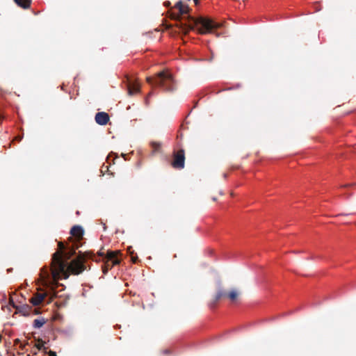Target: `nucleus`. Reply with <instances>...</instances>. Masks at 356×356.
Segmentation results:
<instances>
[{
	"mask_svg": "<svg viewBox=\"0 0 356 356\" xmlns=\"http://www.w3.org/2000/svg\"><path fill=\"white\" fill-rule=\"evenodd\" d=\"M128 93L129 95H134L140 91V85L137 82H131L129 81L128 83Z\"/></svg>",
	"mask_w": 356,
	"mask_h": 356,
	"instance_id": "11",
	"label": "nucleus"
},
{
	"mask_svg": "<svg viewBox=\"0 0 356 356\" xmlns=\"http://www.w3.org/2000/svg\"><path fill=\"white\" fill-rule=\"evenodd\" d=\"M19 339H15V344L19 343Z\"/></svg>",
	"mask_w": 356,
	"mask_h": 356,
	"instance_id": "26",
	"label": "nucleus"
},
{
	"mask_svg": "<svg viewBox=\"0 0 356 356\" xmlns=\"http://www.w3.org/2000/svg\"><path fill=\"white\" fill-rule=\"evenodd\" d=\"M119 254H120V251L108 250L106 255H104V253L101 251L98 252L99 256L104 257V264L102 265V268L104 275H106L114 266L119 265L120 264L121 259L118 257Z\"/></svg>",
	"mask_w": 356,
	"mask_h": 356,
	"instance_id": "4",
	"label": "nucleus"
},
{
	"mask_svg": "<svg viewBox=\"0 0 356 356\" xmlns=\"http://www.w3.org/2000/svg\"><path fill=\"white\" fill-rule=\"evenodd\" d=\"M150 145H151V147H152L153 152L154 153L160 152V149H161V143L153 141V142H151Z\"/></svg>",
	"mask_w": 356,
	"mask_h": 356,
	"instance_id": "16",
	"label": "nucleus"
},
{
	"mask_svg": "<svg viewBox=\"0 0 356 356\" xmlns=\"http://www.w3.org/2000/svg\"><path fill=\"white\" fill-rule=\"evenodd\" d=\"M40 279L43 282H48L52 279L54 281H57L58 280H55L52 275V261L51 262V268H48L47 267H43L40 271Z\"/></svg>",
	"mask_w": 356,
	"mask_h": 356,
	"instance_id": "8",
	"label": "nucleus"
},
{
	"mask_svg": "<svg viewBox=\"0 0 356 356\" xmlns=\"http://www.w3.org/2000/svg\"><path fill=\"white\" fill-rule=\"evenodd\" d=\"M227 294L222 290H219L213 298L212 302L209 303L210 307H214L216 304L219 301L220 298L226 296Z\"/></svg>",
	"mask_w": 356,
	"mask_h": 356,
	"instance_id": "13",
	"label": "nucleus"
},
{
	"mask_svg": "<svg viewBox=\"0 0 356 356\" xmlns=\"http://www.w3.org/2000/svg\"><path fill=\"white\" fill-rule=\"evenodd\" d=\"M131 260L134 263H136L138 261V257L137 256H131Z\"/></svg>",
	"mask_w": 356,
	"mask_h": 356,
	"instance_id": "20",
	"label": "nucleus"
},
{
	"mask_svg": "<svg viewBox=\"0 0 356 356\" xmlns=\"http://www.w3.org/2000/svg\"><path fill=\"white\" fill-rule=\"evenodd\" d=\"M45 323L46 321L44 318L35 319L33 321V327L35 328H40Z\"/></svg>",
	"mask_w": 356,
	"mask_h": 356,
	"instance_id": "17",
	"label": "nucleus"
},
{
	"mask_svg": "<svg viewBox=\"0 0 356 356\" xmlns=\"http://www.w3.org/2000/svg\"><path fill=\"white\" fill-rule=\"evenodd\" d=\"M49 356H57L56 353L52 350L49 352Z\"/></svg>",
	"mask_w": 356,
	"mask_h": 356,
	"instance_id": "21",
	"label": "nucleus"
},
{
	"mask_svg": "<svg viewBox=\"0 0 356 356\" xmlns=\"http://www.w3.org/2000/svg\"><path fill=\"white\" fill-rule=\"evenodd\" d=\"M84 231L79 225H74L70 230L71 238H74L73 243L82 245L81 241L83 238Z\"/></svg>",
	"mask_w": 356,
	"mask_h": 356,
	"instance_id": "6",
	"label": "nucleus"
},
{
	"mask_svg": "<svg viewBox=\"0 0 356 356\" xmlns=\"http://www.w3.org/2000/svg\"><path fill=\"white\" fill-rule=\"evenodd\" d=\"M175 8L178 9L179 15L188 14L190 11L189 7L184 5L181 1H178L175 5Z\"/></svg>",
	"mask_w": 356,
	"mask_h": 356,
	"instance_id": "12",
	"label": "nucleus"
},
{
	"mask_svg": "<svg viewBox=\"0 0 356 356\" xmlns=\"http://www.w3.org/2000/svg\"><path fill=\"white\" fill-rule=\"evenodd\" d=\"M195 6H197L199 4V0H193Z\"/></svg>",
	"mask_w": 356,
	"mask_h": 356,
	"instance_id": "24",
	"label": "nucleus"
},
{
	"mask_svg": "<svg viewBox=\"0 0 356 356\" xmlns=\"http://www.w3.org/2000/svg\"><path fill=\"white\" fill-rule=\"evenodd\" d=\"M58 250L56 252L60 253V257L61 259H63V254L67 248V245H65L63 242L60 241L58 243Z\"/></svg>",
	"mask_w": 356,
	"mask_h": 356,
	"instance_id": "15",
	"label": "nucleus"
},
{
	"mask_svg": "<svg viewBox=\"0 0 356 356\" xmlns=\"http://www.w3.org/2000/svg\"><path fill=\"white\" fill-rule=\"evenodd\" d=\"M17 138L19 140H21V138H19H19Z\"/></svg>",
	"mask_w": 356,
	"mask_h": 356,
	"instance_id": "28",
	"label": "nucleus"
},
{
	"mask_svg": "<svg viewBox=\"0 0 356 356\" xmlns=\"http://www.w3.org/2000/svg\"><path fill=\"white\" fill-rule=\"evenodd\" d=\"M173 160L171 165L173 168L181 170L185 166V152L183 149L175 151L172 154Z\"/></svg>",
	"mask_w": 356,
	"mask_h": 356,
	"instance_id": "5",
	"label": "nucleus"
},
{
	"mask_svg": "<svg viewBox=\"0 0 356 356\" xmlns=\"http://www.w3.org/2000/svg\"><path fill=\"white\" fill-rule=\"evenodd\" d=\"M102 171H103V170H104V169H105L106 171H108V165H104L102 167Z\"/></svg>",
	"mask_w": 356,
	"mask_h": 356,
	"instance_id": "23",
	"label": "nucleus"
},
{
	"mask_svg": "<svg viewBox=\"0 0 356 356\" xmlns=\"http://www.w3.org/2000/svg\"><path fill=\"white\" fill-rule=\"evenodd\" d=\"M35 346L38 350H42L44 347V341L42 339H39Z\"/></svg>",
	"mask_w": 356,
	"mask_h": 356,
	"instance_id": "19",
	"label": "nucleus"
},
{
	"mask_svg": "<svg viewBox=\"0 0 356 356\" xmlns=\"http://www.w3.org/2000/svg\"><path fill=\"white\" fill-rule=\"evenodd\" d=\"M95 254L91 251L79 252L76 258L69 264L60 259V253L55 252L52 255V275L55 280H59L61 276L64 279L69 277L70 274L78 275L87 269L85 264L88 259H93Z\"/></svg>",
	"mask_w": 356,
	"mask_h": 356,
	"instance_id": "1",
	"label": "nucleus"
},
{
	"mask_svg": "<svg viewBox=\"0 0 356 356\" xmlns=\"http://www.w3.org/2000/svg\"><path fill=\"white\" fill-rule=\"evenodd\" d=\"M187 23L180 22V29L185 34L189 31L196 29L200 34H207L212 29L217 28L218 24L210 19L200 17L194 18L191 16L186 17Z\"/></svg>",
	"mask_w": 356,
	"mask_h": 356,
	"instance_id": "2",
	"label": "nucleus"
},
{
	"mask_svg": "<svg viewBox=\"0 0 356 356\" xmlns=\"http://www.w3.org/2000/svg\"><path fill=\"white\" fill-rule=\"evenodd\" d=\"M146 80L149 84L160 87L165 91L172 92L176 90L175 81L172 74L168 72H161L155 77L148 76Z\"/></svg>",
	"mask_w": 356,
	"mask_h": 356,
	"instance_id": "3",
	"label": "nucleus"
},
{
	"mask_svg": "<svg viewBox=\"0 0 356 356\" xmlns=\"http://www.w3.org/2000/svg\"><path fill=\"white\" fill-rule=\"evenodd\" d=\"M95 122L99 125H106L109 121V115L105 112H98L96 113Z\"/></svg>",
	"mask_w": 356,
	"mask_h": 356,
	"instance_id": "10",
	"label": "nucleus"
},
{
	"mask_svg": "<svg viewBox=\"0 0 356 356\" xmlns=\"http://www.w3.org/2000/svg\"><path fill=\"white\" fill-rule=\"evenodd\" d=\"M56 297V293H54V295L53 296H51V297L49 298V300L48 301V302H51L52 301V300Z\"/></svg>",
	"mask_w": 356,
	"mask_h": 356,
	"instance_id": "22",
	"label": "nucleus"
},
{
	"mask_svg": "<svg viewBox=\"0 0 356 356\" xmlns=\"http://www.w3.org/2000/svg\"><path fill=\"white\" fill-rule=\"evenodd\" d=\"M1 337H2L0 335V341L1 340Z\"/></svg>",
	"mask_w": 356,
	"mask_h": 356,
	"instance_id": "29",
	"label": "nucleus"
},
{
	"mask_svg": "<svg viewBox=\"0 0 356 356\" xmlns=\"http://www.w3.org/2000/svg\"><path fill=\"white\" fill-rule=\"evenodd\" d=\"M49 296L47 291L37 292L30 299V302L35 306L40 305L44 298Z\"/></svg>",
	"mask_w": 356,
	"mask_h": 356,
	"instance_id": "9",
	"label": "nucleus"
},
{
	"mask_svg": "<svg viewBox=\"0 0 356 356\" xmlns=\"http://www.w3.org/2000/svg\"><path fill=\"white\" fill-rule=\"evenodd\" d=\"M213 201H216V197H213Z\"/></svg>",
	"mask_w": 356,
	"mask_h": 356,
	"instance_id": "27",
	"label": "nucleus"
},
{
	"mask_svg": "<svg viewBox=\"0 0 356 356\" xmlns=\"http://www.w3.org/2000/svg\"><path fill=\"white\" fill-rule=\"evenodd\" d=\"M80 246H81L80 244L74 243H72L71 245H67V248L63 254V260L67 262V260L76 254V250Z\"/></svg>",
	"mask_w": 356,
	"mask_h": 356,
	"instance_id": "7",
	"label": "nucleus"
},
{
	"mask_svg": "<svg viewBox=\"0 0 356 356\" xmlns=\"http://www.w3.org/2000/svg\"><path fill=\"white\" fill-rule=\"evenodd\" d=\"M24 348H25V345H21V346H20V348H21L22 350H24Z\"/></svg>",
	"mask_w": 356,
	"mask_h": 356,
	"instance_id": "25",
	"label": "nucleus"
},
{
	"mask_svg": "<svg viewBox=\"0 0 356 356\" xmlns=\"http://www.w3.org/2000/svg\"><path fill=\"white\" fill-rule=\"evenodd\" d=\"M227 296L230 299V300L235 301L238 296V293L236 290H232L227 295Z\"/></svg>",
	"mask_w": 356,
	"mask_h": 356,
	"instance_id": "18",
	"label": "nucleus"
},
{
	"mask_svg": "<svg viewBox=\"0 0 356 356\" xmlns=\"http://www.w3.org/2000/svg\"><path fill=\"white\" fill-rule=\"evenodd\" d=\"M14 1L18 6L24 9L30 8L31 3V0H14Z\"/></svg>",
	"mask_w": 356,
	"mask_h": 356,
	"instance_id": "14",
	"label": "nucleus"
}]
</instances>
